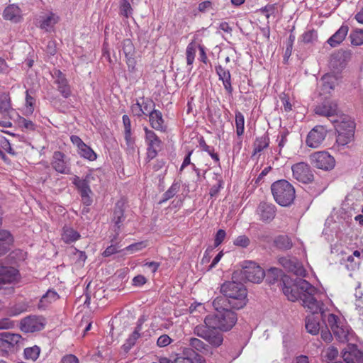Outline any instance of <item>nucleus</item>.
Wrapping results in <instances>:
<instances>
[{
    "label": "nucleus",
    "instance_id": "nucleus-27",
    "mask_svg": "<svg viewBox=\"0 0 363 363\" xmlns=\"http://www.w3.org/2000/svg\"><path fill=\"white\" fill-rule=\"evenodd\" d=\"M349 28L347 26L342 25L328 40V43L331 47L340 45L347 35Z\"/></svg>",
    "mask_w": 363,
    "mask_h": 363
},
{
    "label": "nucleus",
    "instance_id": "nucleus-58",
    "mask_svg": "<svg viewBox=\"0 0 363 363\" xmlns=\"http://www.w3.org/2000/svg\"><path fill=\"white\" fill-rule=\"evenodd\" d=\"M46 52L51 55H54L56 53L57 45L55 40H50L48 42V45L46 46Z\"/></svg>",
    "mask_w": 363,
    "mask_h": 363
},
{
    "label": "nucleus",
    "instance_id": "nucleus-50",
    "mask_svg": "<svg viewBox=\"0 0 363 363\" xmlns=\"http://www.w3.org/2000/svg\"><path fill=\"white\" fill-rule=\"evenodd\" d=\"M250 239L246 235H240L235 239L233 244L240 247H247L250 245Z\"/></svg>",
    "mask_w": 363,
    "mask_h": 363
},
{
    "label": "nucleus",
    "instance_id": "nucleus-1",
    "mask_svg": "<svg viewBox=\"0 0 363 363\" xmlns=\"http://www.w3.org/2000/svg\"><path fill=\"white\" fill-rule=\"evenodd\" d=\"M216 313L208 315L204 319V324L194 328V334L206 340L211 346L219 347L223 341V335L218 330L228 331L235 325L237 314L230 306L221 308L213 307Z\"/></svg>",
    "mask_w": 363,
    "mask_h": 363
},
{
    "label": "nucleus",
    "instance_id": "nucleus-33",
    "mask_svg": "<svg viewBox=\"0 0 363 363\" xmlns=\"http://www.w3.org/2000/svg\"><path fill=\"white\" fill-rule=\"evenodd\" d=\"M306 328L312 335L318 334L320 330L319 318L313 315L307 316L306 318Z\"/></svg>",
    "mask_w": 363,
    "mask_h": 363
},
{
    "label": "nucleus",
    "instance_id": "nucleus-7",
    "mask_svg": "<svg viewBox=\"0 0 363 363\" xmlns=\"http://www.w3.org/2000/svg\"><path fill=\"white\" fill-rule=\"evenodd\" d=\"M309 159L315 167L324 171H330L335 166V158L327 151L313 152L310 155Z\"/></svg>",
    "mask_w": 363,
    "mask_h": 363
},
{
    "label": "nucleus",
    "instance_id": "nucleus-40",
    "mask_svg": "<svg viewBox=\"0 0 363 363\" xmlns=\"http://www.w3.org/2000/svg\"><path fill=\"white\" fill-rule=\"evenodd\" d=\"M140 106L143 111V115L150 116L151 113L155 111V104L154 101L150 99H142L140 101Z\"/></svg>",
    "mask_w": 363,
    "mask_h": 363
},
{
    "label": "nucleus",
    "instance_id": "nucleus-53",
    "mask_svg": "<svg viewBox=\"0 0 363 363\" xmlns=\"http://www.w3.org/2000/svg\"><path fill=\"white\" fill-rule=\"evenodd\" d=\"M328 325L330 327L332 331L335 327H337L342 322L334 314H329L327 318Z\"/></svg>",
    "mask_w": 363,
    "mask_h": 363
},
{
    "label": "nucleus",
    "instance_id": "nucleus-48",
    "mask_svg": "<svg viewBox=\"0 0 363 363\" xmlns=\"http://www.w3.org/2000/svg\"><path fill=\"white\" fill-rule=\"evenodd\" d=\"M124 139L128 152L130 153L134 152L135 150V140L132 137L131 131L124 132Z\"/></svg>",
    "mask_w": 363,
    "mask_h": 363
},
{
    "label": "nucleus",
    "instance_id": "nucleus-2",
    "mask_svg": "<svg viewBox=\"0 0 363 363\" xmlns=\"http://www.w3.org/2000/svg\"><path fill=\"white\" fill-rule=\"evenodd\" d=\"M283 293L291 301L301 299L303 306L313 315L320 313L323 320L325 318L323 303L320 299L321 294L308 281L301 278L291 280L285 276L282 278Z\"/></svg>",
    "mask_w": 363,
    "mask_h": 363
},
{
    "label": "nucleus",
    "instance_id": "nucleus-61",
    "mask_svg": "<svg viewBox=\"0 0 363 363\" xmlns=\"http://www.w3.org/2000/svg\"><path fill=\"white\" fill-rule=\"evenodd\" d=\"M118 252V247L115 245L108 246L103 252L104 257H109Z\"/></svg>",
    "mask_w": 363,
    "mask_h": 363
},
{
    "label": "nucleus",
    "instance_id": "nucleus-23",
    "mask_svg": "<svg viewBox=\"0 0 363 363\" xmlns=\"http://www.w3.org/2000/svg\"><path fill=\"white\" fill-rule=\"evenodd\" d=\"M123 206L124 204L122 202H118L116 204L112 219L113 222L114 223L116 235L112 240H116V237L119 235V230L121 228V224L125 220Z\"/></svg>",
    "mask_w": 363,
    "mask_h": 363
},
{
    "label": "nucleus",
    "instance_id": "nucleus-21",
    "mask_svg": "<svg viewBox=\"0 0 363 363\" xmlns=\"http://www.w3.org/2000/svg\"><path fill=\"white\" fill-rule=\"evenodd\" d=\"M3 17L5 20L13 23H18L22 21V11L16 4H10L6 6L3 12Z\"/></svg>",
    "mask_w": 363,
    "mask_h": 363
},
{
    "label": "nucleus",
    "instance_id": "nucleus-44",
    "mask_svg": "<svg viewBox=\"0 0 363 363\" xmlns=\"http://www.w3.org/2000/svg\"><path fill=\"white\" fill-rule=\"evenodd\" d=\"M351 43L354 45L363 44V29H356L350 33Z\"/></svg>",
    "mask_w": 363,
    "mask_h": 363
},
{
    "label": "nucleus",
    "instance_id": "nucleus-49",
    "mask_svg": "<svg viewBox=\"0 0 363 363\" xmlns=\"http://www.w3.org/2000/svg\"><path fill=\"white\" fill-rule=\"evenodd\" d=\"M147 247V244L145 242H138L133 243L132 245L126 247L123 250L126 251L130 254L135 253L136 252L140 251L143 249Z\"/></svg>",
    "mask_w": 363,
    "mask_h": 363
},
{
    "label": "nucleus",
    "instance_id": "nucleus-57",
    "mask_svg": "<svg viewBox=\"0 0 363 363\" xmlns=\"http://www.w3.org/2000/svg\"><path fill=\"white\" fill-rule=\"evenodd\" d=\"M131 111L134 116L140 117L143 116V111L140 106V101H137L136 103L131 106Z\"/></svg>",
    "mask_w": 363,
    "mask_h": 363
},
{
    "label": "nucleus",
    "instance_id": "nucleus-34",
    "mask_svg": "<svg viewBox=\"0 0 363 363\" xmlns=\"http://www.w3.org/2000/svg\"><path fill=\"white\" fill-rule=\"evenodd\" d=\"M189 344L192 348L201 353L206 354L210 352L209 347L198 338H189Z\"/></svg>",
    "mask_w": 363,
    "mask_h": 363
},
{
    "label": "nucleus",
    "instance_id": "nucleus-3",
    "mask_svg": "<svg viewBox=\"0 0 363 363\" xmlns=\"http://www.w3.org/2000/svg\"><path fill=\"white\" fill-rule=\"evenodd\" d=\"M220 291L223 296L216 297L212 305L216 308L230 306L233 309H240L247 303V289L240 282L227 281L222 284Z\"/></svg>",
    "mask_w": 363,
    "mask_h": 363
},
{
    "label": "nucleus",
    "instance_id": "nucleus-5",
    "mask_svg": "<svg viewBox=\"0 0 363 363\" xmlns=\"http://www.w3.org/2000/svg\"><path fill=\"white\" fill-rule=\"evenodd\" d=\"M271 190L276 202L282 206H288L295 199V189L286 180H279L272 184Z\"/></svg>",
    "mask_w": 363,
    "mask_h": 363
},
{
    "label": "nucleus",
    "instance_id": "nucleus-54",
    "mask_svg": "<svg viewBox=\"0 0 363 363\" xmlns=\"http://www.w3.org/2000/svg\"><path fill=\"white\" fill-rule=\"evenodd\" d=\"M225 235L226 233L224 230L220 229L217 231L214 240L215 247L219 246L223 242L225 238Z\"/></svg>",
    "mask_w": 363,
    "mask_h": 363
},
{
    "label": "nucleus",
    "instance_id": "nucleus-12",
    "mask_svg": "<svg viewBox=\"0 0 363 363\" xmlns=\"http://www.w3.org/2000/svg\"><path fill=\"white\" fill-rule=\"evenodd\" d=\"M327 130L322 125L315 126L307 135L306 143L311 148H318L325 139Z\"/></svg>",
    "mask_w": 363,
    "mask_h": 363
},
{
    "label": "nucleus",
    "instance_id": "nucleus-30",
    "mask_svg": "<svg viewBox=\"0 0 363 363\" xmlns=\"http://www.w3.org/2000/svg\"><path fill=\"white\" fill-rule=\"evenodd\" d=\"M21 339V336L17 333H11L9 332H4L1 334V347L6 346L7 347H13L17 345Z\"/></svg>",
    "mask_w": 363,
    "mask_h": 363
},
{
    "label": "nucleus",
    "instance_id": "nucleus-64",
    "mask_svg": "<svg viewBox=\"0 0 363 363\" xmlns=\"http://www.w3.org/2000/svg\"><path fill=\"white\" fill-rule=\"evenodd\" d=\"M176 363H194L191 357L178 356L176 357Z\"/></svg>",
    "mask_w": 363,
    "mask_h": 363
},
{
    "label": "nucleus",
    "instance_id": "nucleus-39",
    "mask_svg": "<svg viewBox=\"0 0 363 363\" xmlns=\"http://www.w3.org/2000/svg\"><path fill=\"white\" fill-rule=\"evenodd\" d=\"M196 52V46L195 43L191 42L190 43L186 50V63L187 65L189 67V69H191V65L194 61L195 55Z\"/></svg>",
    "mask_w": 363,
    "mask_h": 363
},
{
    "label": "nucleus",
    "instance_id": "nucleus-22",
    "mask_svg": "<svg viewBox=\"0 0 363 363\" xmlns=\"http://www.w3.org/2000/svg\"><path fill=\"white\" fill-rule=\"evenodd\" d=\"M0 113L4 117L10 119L14 118L18 115L16 111L12 108L10 97L6 94L0 96Z\"/></svg>",
    "mask_w": 363,
    "mask_h": 363
},
{
    "label": "nucleus",
    "instance_id": "nucleus-62",
    "mask_svg": "<svg viewBox=\"0 0 363 363\" xmlns=\"http://www.w3.org/2000/svg\"><path fill=\"white\" fill-rule=\"evenodd\" d=\"M270 275L273 277V281H275L279 279V277L281 276V271L277 268H271L267 274L268 277H269Z\"/></svg>",
    "mask_w": 363,
    "mask_h": 363
},
{
    "label": "nucleus",
    "instance_id": "nucleus-26",
    "mask_svg": "<svg viewBox=\"0 0 363 363\" xmlns=\"http://www.w3.org/2000/svg\"><path fill=\"white\" fill-rule=\"evenodd\" d=\"M143 321L138 320L137 326L133 332L126 339L125 343L123 345L122 348L125 352H128L136 343L137 340L140 337V332L142 330Z\"/></svg>",
    "mask_w": 363,
    "mask_h": 363
},
{
    "label": "nucleus",
    "instance_id": "nucleus-13",
    "mask_svg": "<svg viewBox=\"0 0 363 363\" xmlns=\"http://www.w3.org/2000/svg\"><path fill=\"white\" fill-rule=\"evenodd\" d=\"M87 178L86 177L84 179H81L79 177L75 176L73 179V184L79 190L83 203L86 206H90L92 203V199L90 196L92 192Z\"/></svg>",
    "mask_w": 363,
    "mask_h": 363
},
{
    "label": "nucleus",
    "instance_id": "nucleus-41",
    "mask_svg": "<svg viewBox=\"0 0 363 363\" xmlns=\"http://www.w3.org/2000/svg\"><path fill=\"white\" fill-rule=\"evenodd\" d=\"M77 151L81 157L90 161H94L96 159V154L86 144L81 147V148Z\"/></svg>",
    "mask_w": 363,
    "mask_h": 363
},
{
    "label": "nucleus",
    "instance_id": "nucleus-19",
    "mask_svg": "<svg viewBox=\"0 0 363 363\" xmlns=\"http://www.w3.org/2000/svg\"><path fill=\"white\" fill-rule=\"evenodd\" d=\"M342 358L345 363H363V352L356 345L350 344L347 349H344Z\"/></svg>",
    "mask_w": 363,
    "mask_h": 363
},
{
    "label": "nucleus",
    "instance_id": "nucleus-43",
    "mask_svg": "<svg viewBox=\"0 0 363 363\" xmlns=\"http://www.w3.org/2000/svg\"><path fill=\"white\" fill-rule=\"evenodd\" d=\"M40 349L38 346L26 348L24 350V355L27 359L32 361L36 360L40 354Z\"/></svg>",
    "mask_w": 363,
    "mask_h": 363
},
{
    "label": "nucleus",
    "instance_id": "nucleus-16",
    "mask_svg": "<svg viewBox=\"0 0 363 363\" xmlns=\"http://www.w3.org/2000/svg\"><path fill=\"white\" fill-rule=\"evenodd\" d=\"M340 79L339 74L336 73H327L324 74L320 81V94L324 95L330 94L331 91L334 90L335 86L337 84Z\"/></svg>",
    "mask_w": 363,
    "mask_h": 363
},
{
    "label": "nucleus",
    "instance_id": "nucleus-31",
    "mask_svg": "<svg viewBox=\"0 0 363 363\" xmlns=\"http://www.w3.org/2000/svg\"><path fill=\"white\" fill-rule=\"evenodd\" d=\"M59 17L53 13H50L42 17L40 22V28L46 31H51L55 25L58 22Z\"/></svg>",
    "mask_w": 363,
    "mask_h": 363
},
{
    "label": "nucleus",
    "instance_id": "nucleus-63",
    "mask_svg": "<svg viewBox=\"0 0 363 363\" xmlns=\"http://www.w3.org/2000/svg\"><path fill=\"white\" fill-rule=\"evenodd\" d=\"M70 140L72 143L77 147L78 150L82 147L85 143L82 140V139L77 135H72L70 137Z\"/></svg>",
    "mask_w": 363,
    "mask_h": 363
},
{
    "label": "nucleus",
    "instance_id": "nucleus-28",
    "mask_svg": "<svg viewBox=\"0 0 363 363\" xmlns=\"http://www.w3.org/2000/svg\"><path fill=\"white\" fill-rule=\"evenodd\" d=\"M60 298L58 294L53 290H48L45 294H44L38 305V308L40 310L46 309L51 303L55 302Z\"/></svg>",
    "mask_w": 363,
    "mask_h": 363
},
{
    "label": "nucleus",
    "instance_id": "nucleus-59",
    "mask_svg": "<svg viewBox=\"0 0 363 363\" xmlns=\"http://www.w3.org/2000/svg\"><path fill=\"white\" fill-rule=\"evenodd\" d=\"M147 281V279L143 275H138L133 279V285L135 286H141Z\"/></svg>",
    "mask_w": 363,
    "mask_h": 363
},
{
    "label": "nucleus",
    "instance_id": "nucleus-55",
    "mask_svg": "<svg viewBox=\"0 0 363 363\" xmlns=\"http://www.w3.org/2000/svg\"><path fill=\"white\" fill-rule=\"evenodd\" d=\"M338 354V350L333 346H330L326 350L325 357L328 360L332 361L333 360Z\"/></svg>",
    "mask_w": 363,
    "mask_h": 363
},
{
    "label": "nucleus",
    "instance_id": "nucleus-36",
    "mask_svg": "<svg viewBox=\"0 0 363 363\" xmlns=\"http://www.w3.org/2000/svg\"><path fill=\"white\" fill-rule=\"evenodd\" d=\"M269 138L267 135L257 138L254 143V155L262 152L269 146Z\"/></svg>",
    "mask_w": 363,
    "mask_h": 363
},
{
    "label": "nucleus",
    "instance_id": "nucleus-32",
    "mask_svg": "<svg viewBox=\"0 0 363 363\" xmlns=\"http://www.w3.org/2000/svg\"><path fill=\"white\" fill-rule=\"evenodd\" d=\"M80 237V234L71 227L65 226L62 228V240L67 244L76 242Z\"/></svg>",
    "mask_w": 363,
    "mask_h": 363
},
{
    "label": "nucleus",
    "instance_id": "nucleus-17",
    "mask_svg": "<svg viewBox=\"0 0 363 363\" xmlns=\"http://www.w3.org/2000/svg\"><path fill=\"white\" fill-rule=\"evenodd\" d=\"M279 262L287 271L294 273L296 276L305 277L306 270L302 264L295 258L280 257Z\"/></svg>",
    "mask_w": 363,
    "mask_h": 363
},
{
    "label": "nucleus",
    "instance_id": "nucleus-35",
    "mask_svg": "<svg viewBox=\"0 0 363 363\" xmlns=\"http://www.w3.org/2000/svg\"><path fill=\"white\" fill-rule=\"evenodd\" d=\"M359 288H360V284L358 283L357 286L356 288L355 294H354V296L356 298L355 306H356V310L357 311V313L359 315V318L363 323V299H362L363 292L362 291L359 290Z\"/></svg>",
    "mask_w": 363,
    "mask_h": 363
},
{
    "label": "nucleus",
    "instance_id": "nucleus-8",
    "mask_svg": "<svg viewBox=\"0 0 363 363\" xmlns=\"http://www.w3.org/2000/svg\"><path fill=\"white\" fill-rule=\"evenodd\" d=\"M144 130L145 143L147 146V157L152 160L157 155L158 152L161 150L162 141L153 130L148 129L147 127L144 128Z\"/></svg>",
    "mask_w": 363,
    "mask_h": 363
},
{
    "label": "nucleus",
    "instance_id": "nucleus-20",
    "mask_svg": "<svg viewBox=\"0 0 363 363\" xmlns=\"http://www.w3.org/2000/svg\"><path fill=\"white\" fill-rule=\"evenodd\" d=\"M257 211L260 220L264 222H269L275 217L276 207L272 203H261Z\"/></svg>",
    "mask_w": 363,
    "mask_h": 363
},
{
    "label": "nucleus",
    "instance_id": "nucleus-4",
    "mask_svg": "<svg viewBox=\"0 0 363 363\" xmlns=\"http://www.w3.org/2000/svg\"><path fill=\"white\" fill-rule=\"evenodd\" d=\"M337 132L336 144L344 147L354 140L355 125L350 117L341 116L340 119H331Z\"/></svg>",
    "mask_w": 363,
    "mask_h": 363
},
{
    "label": "nucleus",
    "instance_id": "nucleus-51",
    "mask_svg": "<svg viewBox=\"0 0 363 363\" xmlns=\"http://www.w3.org/2000/svg\"><path fill=\"white\" fill-rule=\"evenodd\" d=\"M172 342V338H170L169 337V335L164 334V335H160L157 338V345L160 347H166V346L169 345V344H171Z\"/></svg>",
    "mask_w": 363,
    "mask_h": 363
},
{
    "label": "nucleus",
    "instance_id": "nucleus-6",
    "mask_svg": "<svg viewBox=\"0 0 363 363\" xmlns=\"http://www.w3.org/2000/svg\"><path fill=\"white\" fill-rule=\"evenodd\" d=\"M241 275L243 279L252 283H259L264 277V270L252 261H245L242 264Z\"/></svg>",
    "mask_w": 363,
    "mask_h": 363
},
{
    "label": "nucleus",
    "instance_id": "nucleus-47",
    "mask_svg": "<svg viewBox=\"0 0 363 363\" xmlns=\"http://www.w3.org/2000/svg\"><path fill=\"white\" fill-rule=\"evenodd\" d=\"M179 184L174 182L168 189V190L163 194V199L162 202H164L172 198L179 190Z\"/></svg>",
    "mask_w": 363,
    "mask_h": 363
},
{
    "label": "nucleus",
    "instance_id": "nucleus-45",
    "mask_svg": "<svg viewBox=\"0 0 363 363\" xmlns=\"http://www.w3.org/2000/svg\"><path fill=\"white\" fill-rule=\"evenodd\" d=\"M120 13L125 18H129L133 13V9L128 0H121Z\"/></svg>",
    "mask_w": 363,
    "mask_h": 363
},
{
    "label": "nucleus",
    "instance_id": "nucleus-42",
    "mask_svg": "<svg viewBox=\"0 0 363 363\" xmlns=\"http://www.w3.org/2000/svg\"><path fill=\"white\" fill-rule=\"evenodd\" d=\"M235 125L237 135L241 136L245 130V118L243 114L240 111H236L235 113Z\"/></svg>",
    "mask_w": 363,
    "mask_h": 363
},
{
    "label": "nucleus",
    "instance_id": "nucleus-24",
    "mask_svg": "<svg viewBox=\"0 0 363 363\" xmlns=\"http://www.w3.org/2000/svg\"><path fill=\"white\" fill-rule=\"evenodd\" d=\"M216 72L218 76L219 80L222 81L224 89L229 94L233 93V89L231 82V74L228 69L223 67L221 65L216 67Z\"/></svg>",
    "mask_w": 363,
    "mask_h": 363
},
{
    "label": "nucleus",
    "instance_id": "nucleus-37",
    "mask_svg": "<svg viewBox=\"0 0 363 363\" xmlns=\"http://www.w3.org/2000/svg\"><path fill=\"white\" fill-rule=\"evenodd\" d=\"M122 50L127 59L128 65H130V62H131L132 60V55L134 52V45L130 39H125L123 41Z\"/></svg>",
    "mask_w": 363,
    "mask_h": 363
},
{
    "label": "nucleus",
    "instance_id": "nucleus-29",
    "mask_svg": "<svg viewBox=\"0 0 363 363\" xmlns=\"http://www.w3.org/2000/svg\"><path fill=\"white\" fill-rule=\"evenodd\" d=\"M149 121L152 128L156 130L164 131L165 125H164V119L161 111L155 110L152 112L149 116Z\"/></svg>",
    "mask_w": 363,
    "mask_h": 363
},
{
    "label": "nucleus",
    "instance_id": "nucleus-52",
    "mask_svg": "<svg viewBox=\"0 0 363 363\" xmlns=\"http://www.w3.org/2000/svg\"><path fill=\"white\" fill-rule=\"evenodd\" d=\"M194 354V358H192L194 363H206L205 359L201 356L198 354L197 353H195L194 352L191 351L189 349H184V354L189 355V354Z\"/></svg>",
    "mask_w": 363,
    "mask_h": 363
},
{
    "label": "nucleus",
    "instance_id": "nucleus-56",
    "mask_svg": "<svg viewBox=\"0 0 363 363\" xmlns=\"http://www.w3.org/2000/svg\"><path fill=\"white\" fill-rule=\"evenodd\" d=\"M14 322L5 318L0 320V330L9 329L14 327Z\"/></svg>",
    "mask_w": 363,
    "mask_h": 363
},
{
    "label": "nucleus",
    "instance_id": "nucleus-15",
    "mask_svg": "<svg viewBox=\"0 0 363 363\" xmlns=\"http://www.w3.org/2000/svg\"><path fill=\"white\" fill-rule=\"evenodd\" d=\"M315 113L320 116L329 117H336L340 119L342 115H339L337 104L333 101H326L317 106L315 108Z\"/></svg>",
    "mask_w": 363,
    "mask_h": 363
},
{
    "label": "nucleus",
    "instance_id": "nucleus-46",
    "mask_svg": "<svg viewBox=\"0 0 363 363\" xmlns=\"http://www.w3.org/2000/svg\"><path fill=\"white\" fill-rule=\"evenodd\" d=\"M35 103V99L29 94V91L26 90L25 112L27 115H30L33 113Z\"/></svg>",
    "mask_w": 363,
    "mask_h": 363
},
{
    "label": "nucleus",
    "instance_id": "nucleus-10",
    "mask_svg": "<svg viewBox=\"0 0 363 363\" xmlns=\"http://www.w3.org/2000/svg\"><path fill=\"white\" fill-rule=\"evenodd\" d=\"M45 319L43 316L30 315L21 321V330L24 333H34L45 328Z\"/></svg>",
    "mask_w": 363,
    "mask_h": 363
},
{
    "label": "nucleus",
    "instance_id": "nucleus-60",
    "mask_svg": "<svg viewBox=\"0 0 363 363\" xmlns=\"http://www.w3.org/2000/svg\"><path fill=\"white\" fill-rule=\"evenodd\" d=\"M62 363H79V360L74 354H67L62 357Z\"/></svg>",
    "mask_w": 363,
    "mask_h": 363
},
{
    "label": "nucleus",
    "instance_id": "nucleus-14",
    "mask_svg": "<svg viewBox=\"0 0 363 363\" xmlns=\"http://www.w3.org/2000/svg\"><path fill=\"white\" fill-rule=\"evenodd\" d=\"M52 168L60 174H69L70 173V167L68 160L65 154L60 151L53 153L51 162Z\"/></svg>",
    "mask_w": 363,
    "mask_h": 363
},
{
    "label": "nucleus",
    "instance_id": "nucleus-38",
    "mask_svg": "<svg viewBox=\"0 0 363 363\" xmlns=\"http://www.w3.org/2000/svg\"><path fill=\"white\" fill-rule=\"evenodd\" d=\"M275 246L281 250H289L292 247L290 238L286 235H279L274 240Z\"/></svg>",
    "mask_w": 363,
    "mask_h": 363
},
{
    "label": "nucleus",
    "instance_id": "nucleus-9",
    "mask_svg": "<svg viewBox=\"0 0 363 363\" xmlns=\"http://www.w3.org/2000/svg\"><path fill=\"white\" fill-rule=\"evenodd\" d=\"M21 275L17 269L0 262V285L15 284L19 281Z\"/></svg>",
    "mask_w": 363,
    "mask_h": 363
},
{
    "label": "nucleus",
    "instance_id": "nucleus-25",
    "mask_svg": "<svg viewBox=\"0 0 363 363\" xmlns=\"http://www.w3.org/2000/svg\"><path fill=\"white\" fill-rule=\"evenodd\" d=\"M333 333L337 340L342 342L350 341L353 337V333L349 327L343 323L335 327Z\"/></svg>",
    "mask_w": 363,
    "mask_h": 363
},
{
    "label": "nucleus",
    "instance_id": "nucleus-18",
    "mask_svg": "<svg viewBox=\"0 0 363 363\" xmlns=\"http://www.w3.org/2000/svg\"><path fill=\"white\" fill-rule=\"evenodd\" d=\"M52 77L57 90L65 98H68L71 95V89L65 74L60 70L55 69L53 71Z\"/></svg>",
    "mask_w": 363,
    "mask_h": 363
},
{
    "label": "nucleus",
    "instance_id": "nucleus-11",
    "mask_svg": "<svg viewBox=\"0 0 363 363\" xmlns=\"http://www.w3.org/2000/svg\"><path fill=\"white\" fill-rule=\"evenodd\" d=\"M293 177L297 181L308 184L313 181V174L310 166L305 162H298L291 167Z\"/></svg>",
    "mask_w": 363,
    "mask_h": 363
}]
</instances>
